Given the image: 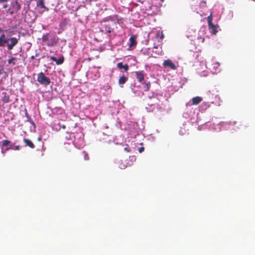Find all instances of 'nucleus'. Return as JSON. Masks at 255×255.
<instances>
[{"label": "nucleus", "instance_id": "f257e3e1", "mask_svg": "<svg viewBox=\"0 0 255 255\" xmlns=\"http://www.w3.org/2000/svg\"><path fill=\"white\" fill-rule=\"evenodd\" d=\"M18 42V39L16 37H7L5 34H2L0 36V46H7L8 50H12Z\"/></svg>", "mask_w": 255, "mask_h": 255}, {"label": "nucleus", "instance_id": "f03ea898", "mask_svg": "<svg viewBox=\"0 0 255 255\" xmlns=\"http://www.w3.org/2000/svg\"><path fill=\"white\" fill-rule=\"evenodd\" d=\"M43 44L48 46H53L56 44L57 42V39L54 34L47 33L44 35L42 38Z\"/></svg>", "mask_w": 255, "mask_h": 255}, {"label": "nucleus", "instance_id": "7ed1b4c3", "mask_svg": "<svg viewBox=\"0 0 255 255\" xmlns=\"http://www.w3.org/2000/svg\"><path fill=\"white\" fill-rule=\"evenodd\" d=\"M37 80L40 84L45 86L49 85L51 82L50 79L42 72L38 74Z\"/></svg>", "mask_w": 255, "mask_h": 255}, {"label": "nucleus", "instance_id": "20e7f679", "mask_svg": "<svg viewBox=\"0 0 255 255\" xmlns=\"http://www.w3.org/2000/svg\"><path fill=\"white\" fill-rule=\"evenodd\" d=\"M36 6L42 9V10L41 11V13H43L45 11L49 10V8L46 7L45 5L44 0H37L36 2Z\"/></svg>", "mask_w": 255, "mask_h": 255}, {"label": "nucleus", "instance_id": "39448f33", "mask_svg": "<svg viewBox=\"0 0 255 255\" xmlns=\"http://www.w3.org/2000/svg\"><path fill=\"white\" fill-rule=\"evenodd\" d=\"M163 65L164 67H169L172 70L176 69L175 65L170 59L165 60L163 63Z\"/></svg>", "mask_w": 255, "mask_h": 255}, {"label": "nucleus", "instance_id": "423d86ee", "mask_svg": "<svg viewBox=\"0 0 255 255\" xmlns=\"http://www.w3.org/2000/svg\"><path fill=\"white\" fill-rule=\"evenodd\" d=\"M74 148L73 144L72 143H65L64 145V149L65 152L68 153L72 151V150Z\"/></svg>", "mask_w": 255, "mask_h": 255}, {"label": "nucleus", "instance_id": "0eeeda50", "mask_svg": "<svg viewBox=\"0 0 255 255\" xmlns=\"http://www.w3.org/2000/svg\"><path fill=\"white\" fill-rule=\"evenodd\" d=\"M135 76L138 82L141 83L144 79V73L143 71H136L135 72Z\"/></svg>", "mask_w": 255, "mask_h": 255}, {"label": "nucleus", "instance_id": "6e6552de", "mask_svg": "<svg viewBox=\"0 0 255 255\" xmlns=\"http://www.w3.org/2000/svg\"><path fill=\"white\" fill-rule=\"evenodd\" d=\"M2 97L1 98V101L3 103H8L10 101L9 96L6 92L2 93Z\"/></svg>", "mask_w": 255, "mask_h": 255}, {"label": "nucleus", "instance_id": "1a4fd4ad", "mask_svg": "<svg viewBox=\"0 0 255 255\" xmlns=\"http://www.w3.org/2000/svg\"><path fill=\"white\" fill-rule=\"evenodd\" d=\"M136 35H132L130 37V38H129L130 43L129 45V47H132L133 46H135L136 45L137 42L136 41Z\"/></svg>", "mask_w": 255, "mask_h": 255}, {"label": "nucleus", "instance_id": "9d476101", "mask_svg": "<svg viewBox=\"0 0 255 255\" xmlns=\"http://www.w3.org/2000/svg\"><path fill=\"white\" fill-rule=\"evenodd\" d=\"M50 60L56 62L57 65H60L63 63L64 59L63 57H61L59 58L58 59H57L56 57L54 56H51Z\"/></svg>", "mask_w": 255, "mask_h": 255}, {"label": "nucleus", "instance_id": "9b49d317", "mask_svg": "<svg viewBox=\"0 0 255 255\" xmlns=\"http://www.w3.org/2000/svg\"><path fill=\"white\" fill-rule=\"evenodd\" d=\"M202 101V98L200 97H195L192 99V105H198Z\"/></svg>", "mask_w": 255, "mask_h": 255}, {"label": "nucleus", "instance_id": "f8f14e48", "mask_svg": "<svg viewBox=\"0 0 255 255\" xmlns=\"http://www.w3.org/2000/svg\"><path fill=\"white\" fill-rule=\"evenodd\" d=\"M117 67L120 69H124L126 72H127L129 68L128 64L123 65L122 62L118 63L117 64Z\"/></svg>", "mask_w": 255, "mask_h": 255}, {"label": "nucleus", "instance_id": "ddd939ff", "mask_svg": "<svg viewBox=\"0 0 255 255\" xmlns=\"http://www.w3.org/2000/svg\"><path fill=\"white\" fill-rule=\"evenodd\" d=\"M23 141L27 146L30 147L31 148H34L35 146H34V144L30 139H27V138H24L23 139Z\"/></svg>", "mask_w": 255, "mask_h": 255}, {"label": "nucleus", "instance_id": "4468645a", "mask_svg": "<svg viewBox=\"0 0 255 255\" xmlns=\"http://www.w3.org/2000/svg\"><path fill=\"white\" fill-rule=\"evenodd\" d=\"M128 78L124 75L121 77L119 79V84L120 85H122L126 83L128 81Z\"/></svg>", "mask_w": 255, "mask_h": 255}, {"label": "nucleus", "instance_id": "2eb2a0df", "mask_svg": "<svg viewBox=\"0 0 255 255\" xmlns=\"http://www.w3.org/2000/svg\"><path fill=\"white\" fill-rule=\"evenodd\" d=\"M208 26H209V29H211L212 30L211 33L213 34H216V33L218 32V31L217 30V28L218 26L213 24V26H212V25H209Z\"/></svg>", "mask_w": 255, "mask_h": 255}, {"label": "nucleus", "instance_id": "dca6fc26", "mask_svg": "<svg viewBox=\"0 0 255 255\" xmlns=\"http://www.w3.org/2000/svg\"><path fill=\"white\" fill-rule=\"evenodd\" d=\"M208 26L211 25L213 26L212 20H213V14L212 12H211L210 14L207 18Z\"/></svg>", "mask_w": 255, "mask_h": 255}, {"label": "nucleus", "instance_id": "f3484780", "mask_svg": "<svg viewBox=\"0 0 255 255\" xmlns=\"http://www.w3.org/2000/svg\"><path fill=\"white\" fill-rule=\"evenodd\" d=\"M82 155L83 156L84 159L85 160H88L89 159L88 154L85 151H83L82 152Z\"/></svg>", "mask_w": 255, "mask_h": 255}, {"label": "nucleus", "instance_id": "a211bd4d", "mask_svg": "<svg viewBox=\"0 0 255 255\" xmlns=\"http://www.w3.org/2000/svg\"><path fill=\"white\" fill-rule=\"evenodd\" d=\"M200 56L199 55V54H196V59L198 60H200V62L202 64V65H204L205 64V61L204 60L203 58H202V57H200V59H199V57Z\"/></svg>", "mask_w": 255, "mask_h": 255}, {"label": "nucleus", "instance_id": "6ab92c4d", "mask_svg": "<svg viewBox=\"0 0 255 255\" xmlns=\"http://www.w3.org/2000/svg\"><path fill=\"white\" fill-rule=\"evenodd\" d=\"M15 149V150H19V145H10L8 148H7V149Z\"/></svg>", "mask_w": 255, "mask_h": 255}, {"label": "nucleus", "instance_id": "aec40b11", "mask_svg": "<svg viewBox=\"0 0 255 255\" xmlns=\"http://www.w3.org/2000/svg\"><path fill=\"white\" fill-rule=\"evenodd\" d=\"M9 143H10V141H9L8 140H4L2 141V145L3 146H7L8 145H9Z\"/></svg>", "mask_w": 255, "mask_h": 255}, {"label": "nucleus", "instance_id": "412c9836", "mask_svg": "<svg viewBox=\"0 0 255 255\" xmlns=\"http://www.w3.org/2000/svg\"><path fill=\"white\" fill-rule=\"evenodd\" d=\"M149 87H150V83H145L144 84V88H145V91H149Z\"/></svg>", "mask_w": 255, "mask_h": 255}, {"label": "nucleus", "instance_id": "4be33fe9", "mask_svg": "<svg viewBox=\"0 0 255 255\" xmlns=\"http://www.w3.org/2000/svg\"><path fill=\"white\" fill-rule=\"evenodd\" d=\"M105 31L108 33L112 32V28L110 26H105Z\"/></svg>", "mask_w": 255, "mask_h": 255}, {"label": "nucleus", "instance_id": "5701e85b", "mask_svg": "<svg viewBox=\"0 0 255 255\" xmlns=\"http://www.w3.org/2000/svg\"><path fill=\"white\" fill-rule=\"evenodd\" d=\"M15 59H16V58H15V57H11L10 59H9L8 60V63L9 64L12 63L13 65H15V63L13 62V61L14 60H15Z\"/></svg>", "mask_w": 255, "mask_h": 255}, {"label": "nucleus", "instance_id": "b1692460", "mask_svg": "<svg viewBox=\"0 0 255 255\" xmlns=\"http://www.w3.org/2000/svg\"><path fill=\"white\" fill-rule=\"evenodd\" d=\"M25 116L29 119V121H30V123L31 124H32V125H34V122L31 120L30 116H29V115L28 114V113H27V112L26 111V113H25Z\"/></svg>", "mask_w": 255, "mask_h": 255}, {"label": "nucleus", "instance_id": "393cba45", "mask_svg": "<svg viewBox=\"0 0 255 255\" xmlns=\"http://www.w3.org/2000/svg\"><path fill=\"white\" fill-rule=\"evenodd\" d=\"M4 31H5V32L8 33V35L12 34V33H13V31H11L10 29H6Z\"/></svg>", "mask_w": 255, "mask_h": 255}, {"label": "nucleus", "instance_id": "a878e982", "mask_svg": "<svg viewBox=\"0 0 255 255\" xmlns=\"http://www.w3.org/2000/svg\"><path fill=\"white\" fill-rule=\"evenodd\" d=\"M39 55V54L38 53H36L35 55H32L31 56L30 58L31 59H34L35 58V57H37Z\"/></svg>", "mask_w": 255, "mask_h": 255}, {"label": "nucleus", "instance_id": "bb28decb", "mask_svg": "<svg viewBox=\"0 0 255 255\" xmlns=\"http://www.w3.org/2000/svg\"><path fill=\"white\" fill-rule=\"evenodd\" d=\"M144 149V148L143 147H140L138 150L139 152H140V153L142 152V151H143Z\"/></svg>", "mask_w": 255, "mask_h": 255}, {"label": "nucleus", "instance_id": "cd10ccee", "mask_svg": "<svg viewBox=\"0 0 255 255\" xmlns=\"http://www.w3.org/2000/svg\"><path fill=\"white\" fill-rule=\"evenodd\" d=\"M7 0H0V3H2L4 2H7Z\"/></svg>", "mask_w": 255, "mask_h": 255}, {"label": "nucleus", "instance_id": "c85d7f7f", "mask_svg": "<svg viewBox=\"0 0 255 255\" xmlns=\"http://www.w3.org/2000/svg\"><path fill=\"white\" fill-rule=\"evenodd\" d=\"M7 4H4L3 5V8H7Z\"/></svg>", "mask_w": 255, "mask_h": 255}, {"label": "nucleus", "instance_id": "c756f323", "mask_svg": "<svg viewBox=\"0 0 255 255\" xmlns=\"http://www.w3.org/2000/svg\"><path fill=\"white\" fill-rule=\"evenodd\" d=\"M163 37H164V35H163V33H162V34H161V36H160V38L162 39V38H163Z\"/></svg>", "mask_w": 255, "mask_h": 255}, {"label": "nucleus", "instance_id": "7c9ffc66", "mask_svg": "<svg viewBox=\"0 0 255 255\" xmlns=\"http://www.w3.org/2000/svg\"><path fill=\"white\" fill-rule=\"evenodd\" d=\"M204 41V38H202V42H203Z\"/></svg>", "mask_w": 255, "mask_h": 255}, {"label": "nucleus", "instance_id": "2f4dec72", "mask_svg": "<svg viewBox=\"0 0 255 255\" xmlns=\"http://www.w3.org/2000/svg\"><path fill=\"white\" fill-rule=\"evenodd\" d=\"M38 140H41V138H40V137H39V138H38Z\"/></svg>", "mask_w": 255, "mask_h": 255}]
</instances>
